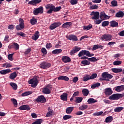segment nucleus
Segmentation results:
<instances>
[{"mask_svg": "<svg viewBox=\"0 0 124 124\" xmlns=\"http://www.w3.org/2000/svg\"><path fill=\"white\" fill-rule=\"evenodd\" d=\"M18 22H19V24L16 26V30L17 31H21L22 29H24L25 27L24 21L23 18H19V19H18Z\"/></svg>", "mask_w": 124, "mask_h": 124, "instance_id": "nucleus-4", "label": "nucleus"}, {"mask_svg": "<svg viewBox=\"0 0 124 124\" xmlns=\"http://www.w3.org/2000/svg\"><path fill=\"white\" fill-rule=\"evenodd\" d=\"M16 35H18V36H21L22 37H24L25 34L24 33H23V32H17L16 33Z\"/></svg>", "mask_w": 124, "mask_h": 124, "instance_id": "nucleus-63", "label": "nucleus"}, {"mask_svg": "<svg viewBox=\"0 0 124 124\" xmlns=\"http://www.w3.org/2000/svg\"><path fill=\"white\" fill-rule=\"evenodd\" d=\"M104 93L106 96H110L113 93V91L111 88H107L104 90Z\"/></svg>", "mask_w": 124, "mask_h": 124, "instance_id": "nucleus-13", "label": "nucleus"}, {"mask_svg": "<svg viewBox=\"0 0 124 124\" xmlns=\"http://www.w3.org/2000/svg\"><path fill=\"white\" fill-rule=\"evenodd\" d=\"M43 122L42 119H37L35 122L32 123V124H41Z\"/></svg>", "mask_w": 124, "mask_h": 124, "instance_id": "nucleus-46", "label": "nucleus"}, {"mask_svg": "<svg viewBox=\"0 0 124 124\" xmlns=\"http://www.w3.org/2000/svg\"><path fill=\"white\" fill-rule=\"evenodd\" d=\"M92 28H93V26L91 24L88 26H83V31H89Z\"/></svg>", "mask_w": 124, "mask_h": 124, "instance_id": "nucleus-31", "label": "nucleus"}, {"mask_svg": "<svg viewBox=\"0 0 124 124\" xmlns=\"http://www.w3.org/2000/svg\"><path fill=\"white\" fill-rule=\"evenodd\" d=\"M11 101L13 103L15 107L17 106V102L16 99H12Z\"/></svg>", "mask_w": 124, "mask_h": 124, "instance_id": "nucleus-58", "label": "nucleus"}, {"mask_svg": "<svg viewBox=\"0 0 124 124\" xmlns=\"http://www.w3.org/2000/svg\"><path fill=\"white\" fill-rule=\"evenodd\" d=\"M100 86V83H99V82H96V83L93 84L91 88L92 89H95L96 87H99Z\"/></svg>", "mask_w": 124, "mask_h": 124, "instance_id": "nucleus-41", "label": "nucleus"}, {"mask_svg": "<svg viewBox=\"0 0 124 124\" xmlns=\"http://www.w3.org/2000/svg\"><path fill=\"white\" fill-rule=\"evenodd\" d=\"M81 64H83L84 65H89L91 64L90 62H88L87 60L82 61L81 62Z\"/></svg>", "mask_w": 124, "mask_h": 124, "instance_id": "nucleus-39", "label": "nucleus"}, {"mask_svg": "<svg viewBox=\"0 0 124 124\" xmlns=\"http://www.w3.org/2000/svg\"><path fill=\"white\" fill-rule=\"evenodd\" d=\"M17 76V75L16 72H13L10 74L9 76V78H10L12 80H14L15 79V78H16Z\"/></svg>", "mask_w": 124, "mask_h": 124, "instance_id": "nucleus-29", "label": "nucleus"}, {"mask_svg": "<svg viewBox=\"0 0 124 124\" xmlns=\"http://www.w3.org/2000/svg\"><path fill=\"white\" fill-rule=\"evenodd\" d=\"M82 100H83L82 97H77L76 98V100L75 101V102L76 103H80L82 101Z\"/></svg>", "mask_w": 124, "mask_h": 124, "instance_id": "nucleus-44", "label": "nucleus"}, {"mask_svg": "<svg viewBox=\"0 0 124 124\" xmlns=\"http://www.w3.org/2000/svg\"><path fill=\"white\" fill-rule=\"evenodd\" d=\"M62 52V49H54V50H52V53L53 54H59Z\"/></svg>", "mask_w": 124, "mask_h": 124, "instance_id": "nucleus-36", "label": "nucleus"}, {"mask_svg": "<svg viewBox=\"0 0 124 124\" xmlns=\"http://www.w3.org/2000/svg\"><path fill=\"white\" fill-rule=\"evenodd\" d=\"M109 24V22L108 21H104L102 23V26L103 27H107Z\"/></svg>", "mask_w": 124, "mask_h": 124, "instance_id": "nucleus-40", "label": "nucleus"}, {"mask_svg": "<svg viewBox=\"0 0 124 124\" xmlns=\"http://www.w3.org/2000/svg\"><path fill=\"white\" fill-rule=\"evenodd\" d=\"M14 47L16 50H18L19 48V45L17 44L16 43H13Z\"/></svg>", "mask_w": 124, "mask_h": 124, "instance_id": "nucleus-51", "label": "nucleus"}, {"mask_svg": "<svg viewBox=\"0 0 124 124\" xmlns=\"http://www.w3.org/2000/svg\"><path fill=\"white\" fill-rule=\"evenodd\" d=\"M124 16V13L121 11H119L116 14H115V17L117 18H122Z\"/></svg>", "mask_w": 124, "mask_h": 124, "instance_id": "nucleus-25", "label": "nucleus"}, {"mask_svg": "<svg viewBox=\"0 0 124 124\" xmlns=\"http://www.w3.org/2000/svg\"><path fill=\"white\" fill-rule=\"evenodd\" d=\"M90 8L91 10L97 9H98V6L95 4L94 5H92Z\"/></svg>", "mask_w": 124, "mask_h": 124, "instance_id": "nucleus-62", "label": "nucleus"}, {"mask_svg": "<svg viewBox=\"0 0 124 124\" xmlns=\"http://www.w3.org/2000/svg\"><path fill=\"white\" fill-rule=\"evenodd\" d=\"M106 15V14L104 12H101L100 16L99 15L100 19H103Z\"/></svg>", "mask_w": 124, "mask_h": 124, "instance_id": "nucleus-57", "label": "nucleus"}, {"mask_svg": "<svg viewBox=\"0 0 124 124\" xmlns=\"http://www.w3.org/2000/svg\"><path fill=\"white\" fill-rule=\"evenodd\" d=\"M15 53H13L12 54H10L8 55V59L9 61H13V55H14Z\"/></svg>", "mask_w": 124, "mask_h": 124, "instance_id": "nucleus-49", "label": "nucleus"}, {"mask_svg": "<svg viewBox=\"0 0 124 124\" xmlns=\"http://www.w3.org/2000/svg\"><path fill=\"white\" fill-rule=\"evenodd\" d=\"M66 38L69 40H72L73 41H78L77 36L74 34H71L68 36H66Z\"/></svg>", "mask_w": 124, "mask_h": 124, "instance_id": "nucleus-14", "label": "nucleus"}, {"mask_svg": "<svg viewBox=\"0 0 124 124\" xmlns=\"http://www.w3.org/2000/svg\"><path fill=\"white\" fill-rule=\"evenodd\" d=\"M120 98V93H114L109 97V99L113 100H117Z\"/></svg>", "mask_w": 124, "mask_h": 124, "instance_id": "nucleus-11", "label": "nucleus"}, {"mask_svg": "<svg viewBox=\"0 0 124 124\" xmlns=\"http://www.w3.org/2000/svg\"><path fill=\"white\" fill-rule=\"evenodd\" d=\"M61 25L62 23L60 22H55L50 25V27H49V29H50V30H54L56 28L60 26Z\"/></svg>", "mask_w": 124, "mask_h": 124, "instance_id": "nucleus-9", "label": "nucleus"}, {"mask_svg": "<svg viewBox=\"0 0 124 124\" xmlns=\"http://www.w3.org/2000/svg\"><path fill=\"white\" fill-rule=\"evenodd\" d=\"M53 110L49 111H48V112H47L46 113V117H50L51 116H52L53 115Z\"/></svg>", "mask_w": 124, "mask_h": 124, "instance_id": "nucleus-52", "label": "nucleus"}, {"mask_svg": "<svg viewBox=\"0 0 124 124\" xmlns=\"http://www.w3.org/2000/svg\"><path fill=\"white\" fill-rule=\"evenodd\" d=\"M124 109V108L122 107H116V108H115L114 109V111L115 112H120L122 110H123Z\"/></svg>", "mask_w": 124, "mask_h": 124, "instance_id": "nucleus-35", "label": "nucleus"}, {"mask_svg": "<svg viewBox=\"0 0 124 124\" xmlns=\"http://www.w3.org/2000/svg\"><path fill=\"white\" fill-rule=\"evenodd\" d=\"M97 75L96 73L93 74L90 77V79H93L97 78Z\"/></svg>", "mask_w": 124, "mask_h": 124, "instance_id": "nucleus-60", "label": "nucleus"}, {"mask_svg": "<svg viewBox=\"0 0 124 124\" xmlns=\"http://www.w3.org/2000/svg\"><path fill=\"white\" fill-rule=\"evenodd\" d=\"M102 77L100 78V80L109 81V79L112 78L113 76L108 72H104L102 74Z\"/></svg>", "mask_w": 124, "mask_h": 124, "instance_id": "nucleus-2", "label": "nucleus"}, {"mask_svg": "<svg viewBox=\"0 0 124 124\" xmlns=\"http://www.w3.org/2000/svg\"><path fill=\"white\" fill-rule=\"evenodd\" d=\"M11 70L10 69H7L0 71V74L1 75H6L7 74L11 72Z\"/></svg>", "mask_w": 124, "mask_h": 124, "instance_id": "nucleus-27", "label": "nucleus"}, {"mask_svg": "<svg viewBox=\"0 0 124 124\" xmlns=\"http://www.w3.org/2000/svg\"><path fill=\"white\" fill-rule=\"evenodd\" d=\"M39 83V80L38 77H34L33 78L30 79L29 81V84L31 85V86L32 88H35L37 86Z\"/></svg>", "mask_w": 124, "mask_h": 124, "instance_id": "nucleus-3", "label": "nucleus"}, {"mask_svg": "<svg viewBox=\"0 0 124 124\" xmlns=\"http://www.w3.org/2000/svg\"><path fill=\"white\" fill-rule=\"evenodd\" d=\"M41 52H42V54H43L44 55H46L47 53V51L46 48H45L44 47L41 48Z\"/></svg>", "mask_w": 124, "mask_h": 124, "instance_id": "nucleus-56", "label": "nucleus"}, {"mask_svg": "<svg viewBox=\"0 0 124 124\" xmlns=\"http://www.w3.org/2000/svg\"><path fill=\"white\" fill-rule=\"evenodd\" d=\"M52 47V45L49 43H47L46 45V47L47 49L49 50L50 48Z\"/></svg>", "mask_w": 124, "mask_h": 124, "instance_id": "nucleus-53", "label": "nucleus"}, {"mask_svg": "<svg viewBox=\"0 0 124 124\" xmlns=\"http://www.w3.org/2000/svg\"><path fill=\"white\" fill-rule=\"evenodd\" d=\"M33 14L35 16H37L38 14H43L44 13V8L43 6H41L38 8H36L34 11H33Z\"/></svg>", "mask_w": 124, "mask_h": 124, "instance_id": "nucleus-7", "label": "nucleus"}, {"mask_svg": "<svg viewBox=\"0 0 124 124\" xmlns=\"http://www.w3.org/2000/svg\"><path fill=\"white\" fill-rule=\"evenodd\" d=\"M88 60L91 62H96L98 60L95 57L89 58Z\"/></svg>", "mask_w": 124, "mask_h": 124, "instance_id": "nucleus-42", "label": "nucleus"}, {"mask_svg": "<svg viewBox=\"0 0 124 124\" xmlns=\"http://www.w3.org/2000/svg\"><path fill=\"white\" fill-rule=\"evenodd\" d=\"M78 80V77H74L72 80L74 83H77Z\"/></svg>", "mask_w": 124, "mask_h": 124, "instance_id": "nucleus-64", "label": "nucleus"}, {"mask_svg": "<svg viewBox=\"0 0 124 124\" xmlns=\"http://www.w3.org/2000/svg\"><path fill=\"white\" fill-rule=\"evenodd\" d=\"M70 2L72 5L77 4L78 0H70Z\"/></svg>", "mask_w": 124, "mask_h": 124, "instance_id": "nucleus-55", "label": "nucleus"}, {"mask_svg": "<svg viewBox=\"0 0 124 124\" xmlns=\"http://www.w3.org/2000/svg\"><path fill=\"white\" fill-rule=\"evenodd\" d=\"M58 79L68 81V80H69V78L66 76H60L58 77Z\"/></svg>", "mask_w": 124, "mask_h": 124, "instance_id": "nucleus-28", "label": "nucleus"}, {"mask_svg": "<svg viewBox=\"0 0 124 124\" xmlns=\"http://www.w3.org/2000/svg\"><path fill=\"white\" fill-rule=\"evenodd\" d=\"M32 93L31 92H25L22 93V96H27L31 94Z\"/></svg>", "mask_w": 124, "mask_h": 124, "instance_id": "nucleus-47", "label": "nucleus"}, {"mask_svg": "<svg viewBox=\"0 0 124 124\" xmlns=\"http://www.w3.org/2000/svg\"><path fill=\"white\" fill-rule=\"evenodd\" d=\"M72 118V115H64V116H63V119L64 121H66V120L70 119Z\"/></svg>", "mask_w": 124, "mask_h": 124, "instance_id": "nucleus-45", "label": "nucleus"}, {"mask_svg": "<svg viewBox=\"0 0 124 124\" xmlns=\"http://www.w3.org/2000/svg\"><path fill=\"white\" fill-rule=\"evenodd\" d=\"M62 60L65 63H69L71 62V58L67 56H63Z\"/></svg>", "mask_w": 124, "mask_h": 124, "instance_id": "nucleus-15", "label": "nucleus"}, {"mask_svg": "<svg viewBox=\"0 0 124 124\" xmlns=\"http://www.w3.org/2000/svg\"><path fill=\"white\" fill-rule=\"evenodd\" d=\"M30 22L32 25H36L37 23V19L33 17L32 18H31V19Z\"/></svg>", "mask_w": 124, "mask_h": 124, "instance_id": "nucleus-37", "label": "nucleus"}, {"mask_svg": "<svg viewBox=\"0 0 124 124\" xmlns=\"http://www.w3.org/2000/svg\"><path fill=\"white\" fill-rule=\"evenodd\" d=\"M72 23L71 22H67L63 23L62 25L63 28L68 29L72 25Z\"/></svg>", "mask_w": 124, "mask_h": 124, "instance_id": "nucleus-21", "label": "nucleus"}, {"mask_svg": "<svg viewBox=\"0 0 124 124\" xmlns=\"http://www.w3.org/2000/svg\"><path fill=\"white\" fill-rule=\"evenodd\" d=\"M91 16H93L92 17V19L93 20H98L99 19V12H94L93 11L91 13Z\"/></svg>", "mask_w": 124, "mask_h": 124, "instance_id": "nucleus-12", "label": "nucleus"}, {"mask_svg": "<svg viewBox=\"0 0 124 124\" xmlns=\"http://www.w3.org/2000/svg\"><path fill=\"white\" fill-rule=\"evenodd\" d=\"M40 37V32L38 31H36L34 34V35L31 37V39L35 41H36L39 39Z\"/></svg>", "mask_w": 124, "mask_h": 124, "instance_id": "nucleus-17", "label": "nucleus"}, {"mask_svg": "<svg viewBox=\"0 0 124 124\" xmlns=\"http://www.w3.org/2000/svg\"><path fill=\"white\" fill-rule=\"evenodd\" d=\"M45 7L46 10L49 9V10L46 12V13L48 14H51L53 12H58L62 9L61 6L56 7L55 6L52 5L51 4H46Z\"/></svg>", "mask_w": 124, "mask_h": 124, "instance_id": "nucleus-1", "label": "nucleus"}, {"mask_svg": "<svg viewBox=\"0 0 124 124\" xmlns=\"http://www.w3.org/2000/svg\"><path fill=\"white\" fill-rule=\"evenodd\" d=\"M111 4L113 6H118V2L116 0H112L111 1Z\"/></svg>", "mask_w": 124, "mask_h": 124, "instance_id": "nucleus-54", "label": "nucleus"}, {"mask_svg": "<svg viewBox=\"0 0 124 124\" xmlns=\"http://www.w3.org/2000/svg\"><path fill=\"white\" fill-rule=\"evenodd\" d=\"M124 90V85L118 86L115 87V91L121 92Z\"/></svg>", "mask_w": 124, "mask_h": 124, "instance_id": "nucleus-20", "label": "nucleus"}, {"mask_svg": "<svg viewBox=\"0 0 124 124\" xmlns=\"http://www.w3.org/2000/svg\"><path fill=\"white\" fill-rule=\"evenodd\" d=\"M110 26L112 28L118 27V22H116L115 20H112L109 22Z\"/></svg>", "mask_w": 124, "mask_h": 124, "instance_id": "nucleus-19", "label": "nucleus"}, {"mask_svg": "<svg viewBox=\"0 0 124 124\" xmlns=\"http://www.w3.org/2000/svg\"><path fill=\"white\" fill-rule=\"evenodd\" d=\"M87 102L89 104H91L92 103H96L97 101L95 100L93 98H90L88 99Z\"/></svg>", "mask_w": 124, "mask_h": 124, "instance_id": "nucleus-43", "label": "nucleus"}, {"mask_svg": "<svg viewBox=\"0 0 124 124\" xmlns=\"http://www.w3.org/2000/svg\"><path fill=\"white\" fill-rule=\"evenodd\" d=\"M88 105H83L81 106L80 107H79V110L83 111L85 109H86L88 108Z\"/></svg>", "mask_w": 124, "mask_h": 124, "instance_id": "nucleus-38", "label": "nucleus"}, {"mask_svg": "<svg viewBox=\"0 0 124 124\" xmlns=\"http://www.w3.org/2000/svg\"><path fill=\"white\" fill-rule=\"evenodd\" d=\"M90 79H91L90 77H89L88 75H87L85 77H83V78L82 79V81L84 82H86Z\"/></svg>", "mask_w": 124, "mask_h": 124, "instance_id": "nucleus-50", "label": "nucleus"}, {"mask_svg": "<svg viewBox=\"0 0 124 124\" xmlns=\"http://www.w3.org/2000/svg\"><path fill=\"white\" fill-rule=\"evenodd\" d=\"M81 50L80 47H78L77 46H75L73 48V49L71 50L70 52V55L71 56H74L75 53L78 52L79 51Z\"/></svg>", "mask_w": 124, "mask_h": 124, "instance_id": "nucleus-10", "label": "nucleus"}, {"mask_svg": "<svg viewBox=\"0 0 124 124\" xmlns=\"http://www.w3.org/2000/svg\"><path fill=\"white\" fill-rule=\"evenodd\" d=\"M42 93L45 94H49L51 93V90L45 87L42 90Z\"/></svg>", "mask_w": 124, "mask_h": 124, "instance_id": "nucleus-23", "label": "nucleus"}, {"mask_svg": "<svg viewBox=\"0 0 124 124\" xmlns=\"http://www.w3.org/2000/svg\"><path fill=\"white\" fill-rule=\"evenodd\" d=\"M74 108L73 107H70L67 108L66 109V113L67 114H71L72 113V111L74 110Z\"/></svg>", "mask_w": 124, "mask_h": 124, "instance_id": "nucleus-26", "label": "nucleus"}, {"mask_svg": "<svg viewBox=\"0 0 124 124\" xmlns=\"http://www.w3.org/2000/svg\"><path fill=\"white\" fill-rule=\"evenodd\" d=\"M103 111H100V112H95L94 113H93V116H100L101 115H102L103 114Z\"/></svg>", "mask_w": 124, "mask_h": 124, "instance_id": "nucleus-61", "label": "nucleus"}, {"mask_svg": "<svg viewBox=\"0 0 124 124\" xmlns=\"http://www.w3.org/2000/svg\"><path fill=\"white\" fill-rule=\"evenodd\" d=\"M88 51L89 50H81L78 54V57H81L85 55L88 56Z\"/></svg>", "mask_w": 124, "mask_h": 124, "instance_id": "nucleus-16", "label": "nucleus"}, {"mask_svg": "<svg viewBox=\"0 0 124 124\" xmlns=\"http://www.w3.org/2000/svg\"><path fill=\"white\" fill-rule=\"evenodd\" d=\"M51 64L46 62H42L40 64V68L43 69H46L49 67H51Z\"/></svg>", "mask_w": 124, "mask_h": 124, "instance_id": "nucleus-6", "label": "nucleus"}, {"mask_svg": "<svg viewBox=\"0 0 124 124\" xmlns=\"http://www.w3.org/2000/svg\"><path fill=\"white\" fill-rule=\"evenodd\" d=\"M112 35L110 34H104L103 35L101 38L100 39L102 40V41H111L112 39Z\"/></svg>", "mask_w": 124, "mask_h": 124, "instance_id": "nucleus-5", "label": "nucleus"}, {"mask_svg": "<svg viewBox=\"0 0 124 124\" xmlns=\"http://www.w3.org/2000/svg\"><path fill=\"white\" fill-rule=\"evenodd\" d=\"M15 27V25L14 24L10 25L8 26V29L10 30H14Z\"/></svg>", "mask_w": 124, "mask_h": 124, "instance_id": "nucleus-59", "label": "nucleus"}, {"mask_svg": "<svg viewBox=\"0 0 124 124\" xmlns=\"http://www.w3.org/2000/svg\"><path fill=\"white\" fill-rule=\"evenodd\" d=\"M68 95V94H67V93H63L60 96L61 99L64 101H67Z\"/></svg>", "mask_w": 124, "mask_h": 124, "instance_id": "nucleus-24", "label": "nucleus"}, {"mask_svg": "<svg viewBox=\"0 0 124 124\" xmlns=\"http://www.w3.org/2000/svg\"><path fill=\"white\" fill-rule=\"evenodd\" d=\"M19 109L20 110H26L28 111L31 109V108L28 105H22L20 106Z\"/></svg>", "mask_w": 124, "mask_h": 124, "instance_id": "nucleus-22", "label": "nucleus"}, {"mask_svg": "<svg viewBox=\"0 0 124 124\" xmlns=\"http://www.w3.org/2000/svg\"><path fill=\"white\" fill-rule=\"evenodd\" d=\"M82 93L84 96H87L89 94V91L87 89H83L82 90Z\"/></svg>", "mask_w": 124, "mask_h": 124, "instance_id": "nucleus-30", "label": "nucleus"}, {"mask_svg": "<svg viewBox=\"0 0 124 124\" xmlns=\"http://www.w3.org/2000/svg\"><path fill=\"white\" fill-rule=\"evenodd\" d=\"M122 62L121 61H115L113 62V65H120L122 64Z\"/></svg>", "mask_w": 124, "mask_h": 124, "instance_id": "nucleus-48", "label": "nucleus"}, {"mask_svg": "<svg viewBox=\"0 0 124 124\" xmlns=\"http://www.w3.org/2000/svg\"><path fill=\"white\" fill-rule=\"evenodd\" d=\"M42 0H32L29 2L28 4L32 5H35V4H37L38 3H40L41 2Z\"/></svg>", "mask_w": 124, "mask_h": 124, "instance_id": "nucleus-18", "label": "nucleus"}, {"mask_svg": "<svg viewBox=\"0 0 124 124\" xmlns=\"http://www.w3.org/2000/svg\"><path fill=\"white\" fill-rule=\"evenodd\" d=\"M10 85L12 87L13 89L16 91L17 89V85L15 82H10Z\"/></svg>", "mask_w": 124, "mask_h": 124, "instance_id": "nucleus-33", "label": "nucleus"}, {"mask_svg": "<svg viewBox=\"0 0 124 124\" xmlns=\"http://www.w3.org/2000/svg\"><path fill=\"white\" fill-rule=\"evenodd\" d=\"M35 101L37 103L41 102L42 103H45L46 102V99L44 95L39 96L36 99Z\"/></svg>", "mask_w": 124, "mask_h": 124, "instance_id": "nucleus-8", "label": "nucleus"}, {"mask_svg": "<svg viewBox=\"0 0 124 124\" xmlns=\"http://www.w3.org/2000/svg\"><path fill=\"white\" fill-rule=\"evenodd\" d=\"M113 121V117L112 116L107 117L105 119V122L107 123H111Z\"/></svg>", "mask_w": 124, "mask_h": 124, "instance_id": "nucleus-34", "label": "nucleus"}, {"mask_svg": "<svg viewBox=\"0 0 124 124\" xmlns=\"http://www.w3.org/2000/svg\"><path fill=\"white\" fill-rule=\"evenodd\" d=\"M111 70L113 72L115 73H121L123 71V70L121 68H112Z\"/></svg>", "mask_w": 124, "mask_h": 124, "instance_id": "nucleus-32", "label": "nucleus"}]
</instances>
